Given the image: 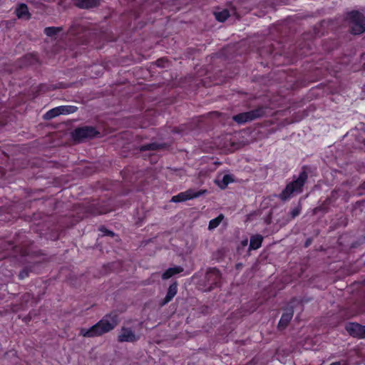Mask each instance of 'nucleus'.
<instances>
[{"label": "nucleus", "instance_id": "nucleus-1", "mask_svg": "<svg viewBox=\"0 0 365 365\" xmlns=\"http://www.w3.org/2000/svg\"><path fill=\"white\" fill-rule=\"evenodd\" d=\"M117 324V315L115 314H108L91 328H81L80 334L84 337L98 336L113 329Z\"/></svg>", "mask_w": 365, "mask_h": 365}, {"label": "nucleus", "instance_id": "nucleus-2", "mask_svg": "<svg viewBox=\"0 0 365 365\" xmlns=\"http://www.w3.org/2000/svg\"><path fill=\"white\" fill-rule=\"evenodd\" d=\"M307 178V175L304 172L301 173L299 178L295 181L287 185L286 188L280 195L281 198L285 200L290 197L291 195L300 192Z\"/></svg>", "mask_w": 365, "mask_h": 365}, {"label": "nucleus", "instance_id": "nucleus-3", "mask_svg": "<svg viewBox=\"0 0 365 365\" xmlns=\"http://www.w3.org/2000/svg\"><path fill=\"white\" fill-rule=\"evenodd\" d=\"M347 18L352 34H361L365 31V19L361 14L353 11L348 14Z\"/></svg>", "mask_w": 365, "mask_h": 365}, {"label": "nucleus", "instance_id": "nucleus-4", "mask_svg": "<svg viewBox=\"0 0 365 365\" xmlns=\"http://www.w3.org/2000/svg\"><path fill=\"white\" fill-rule=\"evenodd\" d=\"M98 134L92 127H83L76 129L73 133V138L77 140H83L86 138H93Z\"/></svg>", "mask_w": 365, "mask_h": 365}, {"label": "nucleus", "instance_id": "nucleus-5", "mask_svg": "<svg viewBox=\"0 0 365 365\" xmlns=\"http://www.w3.org/2000/svg\"><path fill=\"white\" fill-rule=\"evenodd\" d=\"M206 191L204 190L202 192H195L192 190H187L185 192H180L177 195H175L172 197L171 202H184L195 197H199L200 195L205 193Z\"/></svg>", "mask_w": 365, "mask_h": 365}, {"label": "nucleus", "instance_id": "nucleus-6", "mask_svg": "<svg viewBox=\"0 0 365 365\" xmlns=\"http://www.w3.org/2000/svg\"><path fill=\"white\" fill-rule=\"evenodd\" d=\"M346 331L352 336L359 338L365 337V326L356 323H349L346 326Z\"/></svg>", "mask_w": 365, "mask_h": 365}, {"label": "nucleus", "instance_id": "nucleus-7", "mask_svg": "<svg viewBox=\"0 0 365 365\" xmlns=\"http://www.w3.org/2000/svg\"><path fill=\"white\" fill-rule=\"evenodd\" d=\"M138 339L132 330L127 328H123L118 335L120 341L133 342Z\"/></svg>", "mask_w": 365, "mask_h": 365}, {"label": "nucleus", "instance_id": "nucleus-8", "mask_svg": "<svg viewBox=\"0 0 365 365\" xmlns=\"http://www.w3.org/2000/svg\"><path fill=\"white\" fill-rule=\"evenodd\" d=\"M255 114L252 112L243 113L233 116V120L238 123H244L255 118Z\"/></svg>", "mask_w": 365, "mask_h": 365}, {"label": "nucleus", "instance_id": "nucleus-9", "mask_svg": "<svg viewBox=\"0 0 365 365\" xmlns=\"http://www.w3.org/2000/svg\"><path fill=\"white\" fill-rule=\"evenodd\" d=\"M233 178L230 175H225L222 178L218 177L215 180V183L221 188L225 189L226 187L233 182Z\"/></svg>", "mask_w": 365, "mask_h": 365}, {"label": "nucleus", "instance_id": "nucleus-10", "mask_svg": "<svg viewBox=\"0 0 365 365\" xmlns=\"http://www.w3.org/2000/svg\"><path fill=\"white\" fill-rule=\"evenodd\" d=\"M76 5L82 9L92 8L98 4V0H76Z\"/></svg>", "mask_w": 365, "mask_h": 365}, {"label": "nucleus", "instance_id": "nucleus-11", "mask_svg": "<svg viewBox=\"0 0 365 365\" xmlns=\"http://www.w3.org/2000/svg\"><path fill=\"white\" fill-rule=\"evenodd\" d=\"M263 237L260 235H255L251 237L250 250H257L261 247Z\"/></svg>", "mask_w": 365, "mask_h": 365}, {"label": "nucleus", "instance_id": "nucleus-12", "mask_svg": "<svg viewBox=\"0 0 365 365\" xmlns=\"http://www.w3.org/2000/svg\"><path fill=\"white\" fill-rule=\"evenodd\" d=\"M177 292H178L177 284L176 283L172 284L168 288V293L166 294L164 302H163V305H164V304H167L168 302H169L170 301H171V299L176 295Z\"/></svg>", "mask_w": 365, "mask_h": 365}, {"label": "nucleus", "instance_id": "nucleus-13", "mask_svg": "<svg viewBox=\"0 0 365 365\" xmlns=\"http://www.w3.org/2000/svg\"><path fill=\"white\" fill-rule=\"evenodd\" d=\"M183 269L181 267L176 266L174 267H170L162 275V278L163 279H168L173 277V275L180 273L182 272Z\"/></svg>", "mask_w": 365, "mask_h": 365}, {"label": "nucleus", "instance_id": "nucleus-14", "mask_svg": "<svg viewBox=\"0 0 365 365\" xmlns=\"http://www.w3.org/2000/svg\"><path fill=\"white\" fill-rule=\"evenodd\" d=\"M16 16L19 19H28L29 14L26 4L19 5L16 9Z\"/></svg>", "mask_w": 365, "mask_h": 365}, {"label": "nucleus", "instance_id": "nucleus-15", "mask_svg": "<svg viewBox=\"0 0 365 365\" xmlns=\"http://www.w3.org/2000/svg\"><path fill=\"white\" fill-rule=\"evenodd\" d=\"M292 316H293L292 312L284 313L282 316V317L279 320V327H282V328L285 327L287 326V324H288V322L292 319Z\"/></svg>", "mask_w": 365, "mask_h": 365}, {"label": "nucleus", "instance_id": "nucleus-16", "mask_svg": "<svg viewBox=\"0 0 365 365\" xmlns=\"http://www.w3.org/2000/svg\"><path fill=\"white\" fill-rule=\"evenodd\" d=\"M215 18L217 21L223 22L229 17V12L224 9L220 11L215 12Z\"/></svg>", "mask_w": 365, "mask_h": 365}, {"label": "nucleus", "instance_id": "nucleus-17", "mask_svg": "<svg viewBox=\"0 0 365 365\" xmlns=\"http://www.w3.org/2000/svg\"><path fill=\"white\" fill-rule=\"evenodd\" d=\"M224 218V216L222 215H220L218 217H217L215 219H212L209 222L208 228L209 230H213L216 228L220 222L222 221Z\"/></svg>", "mask_w": 365, "mask_h": 365}, {"label": "nucleus", "instance_id": "nucleus-18", "mask_svg": "<svg viewBox=\"0 0 365 365\" xmlns=\"http://www.w3.org/2000/svg\"><path fill=\"white\" fill-rule=\"evenodd\" d=\"M61 115V111L59 110V107H56L53 109H51L48 110L44 115L46 119H51L53 118H55L58 115Z\"/></svg>", "mask_w": 365, "mask_h": 365}, {"label": "nucleus", "instance_id": "nucleus-19", "mask_svg": "<svg viewBox=\"0 0 365 365\" xmlns=\"http://www.w3.org/2000/svg\"><path fill=\"white\" fill-rule=\"evenodd\" d=\"M207 277L208 280L213 279L215 280V283L216 284L217 281L220 278V272L218 270L212 269L208 272Z\"/></svg>", "mask_w": 365, "mask_h": 365}, {"label": "nucleus", "instance_id": "nucleus-20", "mask_svg": "<svg viewBox=\"0 0 365 365\" xmlns=\"http://www.w3.org/2000/svg\"><path fill=\"white\" fill-rule=\"evenodd\" d=\"M58 107H59V110L61 111V114L65 115V114L73 113L76 110V107L71 106H58Z\"/></svg>", "mask_w": 365, "mask_h": 365}, {"label": "nucleus", "instance_id": "nucleus-21", "mask_svg": "<svg viewBox=\"0 0 365 365\" xmlns=\"http://www.w3.org/2000/svg\"><path fill=\"white\" fill-rule=\"evenodd\" d=\"M57 30L58 28L48 27L45 29L44 32L47 36H52L56 33Z\"/></svg>", "mask_w": 365, "mask_h": 365}, {"label": "nucleus", "instance_id": "nucleus-22", "mask_svg": "<svg viewBox=\"0 0 365 365\" xmlns=\"http://www.w3.org/2000/svg\"><path fill=\"white\" fill-rule=\"evenodd\" d=\"M164 62L163 59H160L157 61V64L159 66H165L163 64H162Z\"/></svg>", "mask_w": 365, "mask_h": 365}, {"label": "nucleus", "instance_id": "nucleus-23", "mask_svg": "<svg viewBox=\"0 0 365 365\" xmlns=\"http://www.w3.org/2000/svg\"><path fill=\"white\" fill-rule=\"evenodd\" d=\"M247 243H248V240L247 239H245V240H242V242H241L242 247L247 246Z\"/></svg>", "mask_w": 365, "mask_h": 365}, {"label": "nucleus", "instance_id": "nucleus-24", "mask_svg": "<svg viewBox=\"0 0 365 365\" xmlns=\"http://www.w3.org/2000/svg\"><path fill=\"white\" fill-rule=\"evenodd\" d=\"M330 365H340V363L339 362H334V363L331 364Z\"/></svg>", "mask_w": 365, "mask_h": 365}, {"label": "nucleus", "instance_id": "nucleus-25", "mask_svg": "<svg viewBox=\"0 0 365 365\" xmlns=\"http://www.w3.org/2000/svg\"><path fill=\"white\" fill-rule=\"evenodd\" d=\"M297 215H298V211L293 212V216H296Z\"/></svg>", "mask_w": 365, "mask_h": 365}]
</instances>
